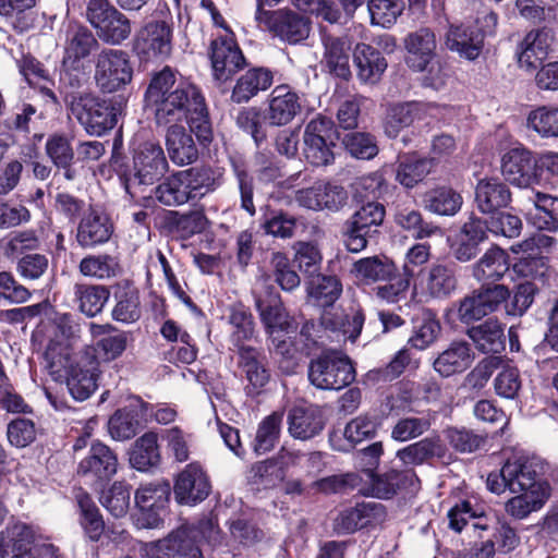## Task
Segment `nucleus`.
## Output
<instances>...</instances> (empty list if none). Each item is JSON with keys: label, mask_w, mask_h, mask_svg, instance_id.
<instances>
[{"label": "nucleus", "mask_w": 558, "mask_h": 558, "mask_svg": "<svg viewBox=\"0 0 558 558\" xmlns=\"http://www.w3.org/2000/svg\"><path fill=\"white\" fill-rule=\"evenodd\" d=\"M197 92L195 85L178 82L175 72L165 66L153 75L145 93V106L153 113L157 126H167L183 120Z\"/></svg>", "instance_id": "nucleus-1"}, {"label": "nucleus", "mask_w": 558, "mask_h": 558, "mask_svg": "<svg viewBox=\"0 0 558 558\" xmlns=\"http://www.w3.org/2000/svg\"><path fill=\"white\" fill-rule=\"evenodd\" d=\"M219 185L211 168L192 167L167 177L154 189L155 198L167 207H179L201 199Z\"/></svg>", "instance_id": "nucleus-2"}, {"label": "nucleus", "mask_w": 558, "mask_h": 558, "mask_svg": "<svg viewBox=\"0 0 558 558\" xmlns=\"http://www.w3.org/2000/svg\"><path fill=\"white\" fill-rule=\"evenodd\" d=\"M78 325L71 315L62 314L41 329L47 341L44 353L45 367L54 381L62 380L73 357L72 341L77 337Z\"/></svg>", "instance_id": "nucleus-3"}, {"label": "nucleus", "mask_w": 558, "mask_h": 558, "mask_svg": "<svg viewBox=\"0 0 558 558\" xmlns=\"http://www.w3.org/2000/svg\"><path fill=\"white\" fill-rule=\"evenodd\" d=\"M63 100L69 114L89 135L101 136L118 122L117 109L92 93L65 92Z\"/></svg>", "instance_id": "nucleus-4"}, {"label": "nucleus", "mask_w": 558, "mask_h": 558, "mask_svg": "<svg viewBox=\"0 0 558 558\" xmlns=\"http://www.w3.org/2000/svg\"><path fill=\"white\" fill-rule=\"evenodd\" d=\"M307 376L317 389L340 390L354 381L355 369L347 354L328 350L311 360Z\"/></svg>", "instance_id": "nucleus-5"}, {"label": "nucleus", "mask_w": 558, "mask_h": 558, "mask_svg": "<svg viewBox=\"0 0 558 558\" xmlns=\"http://www.w3.org/2000/svg\"><path fill=\"white\" fill-rule=\"evenodd\" d=\"M497 20V14L489 12L473 24L450 25L445 36L446 47L460 58L476 60L484 49L485 37L494 33Z\"/></svg>", "instance_id": "nucleus-6"}, {"label": "nucleus", "mask_w": 558, "mask_h": 558, "mask_svg": "<svg viewBox=\"0 0 558 558\" xmlns=\"http://www.w3.org/2000/svg\"><path fill=\"white\" fill-rule=\"evenodd\" d=\"M86 19L95 28L97 37L109 45H120L132 33L131 21L109 0H89Z\"/></svg>", "instance_id": "nucleus-7"}, {"label": "nucleus", "mask_w": 558, "mask_h": 558, "mask_svg": "<svg viewBox=\"0 0 558 558\" xmlns=\"http://www.w3.org/2000/svg\"><path fill=\"white\" fill-rule=\"evenodd\" d=\"M510 295L504 284H482L454 304L457 318L464 325L474 324L496 312Z\"/></svg>", "instance_id": "nucleus-8"}, {"label": "nucleus", "mask_w": 558, "mask_h": 558, "mask_svg": "<svg viewBox=\"0 0 558 558\" xmlns=\"http://www.w3.org/2000/svg\"><path fill=\"white\" fill-rule=\"evenodd\" d=\"M11 549L12 558H47L53 556L57 548L36 535L25 523H14L0 533V553L3 558Z\"/></svg>", "instance_id": "nucleus-9"}, {"label": "nucleus", "mask_w": 558, "mask_h": 558, "mask_svg": "<svg viewBox=\"0 0 558 558\" xmlns=\"http://www.w3.org/2000/svg\"><path fill=\"white\" fill-rule=\"evenodd\" d=\"M333 122L331 119L318 116L312 119L303 133V155L308 163L315 167L329 166L335 160L332 148Z\"/></svg>", "instance_id": "nucleus-10"}, {"label": "nucleus", "mask_w": 558, "mask_h": 558, "mask_svg": "<svg viewBox=\"0 0 558 558\" xmlns=\"http://www.w3.org/2000/svg\"><path fill=\"white\" fill-rule=\"evenodd\" d=\"M133 70L128 52L120 49H102L95 59V81L105 93H113L129 84Z\"/></svg>", "instance_id": "nucleus-11"}, {"label": "nucleus", "mask_w": 558, "mask_h": 558, "mask_svg": "<svg viewBox=\"0 0 558 558\" xmlns=\"http://www.w3.org/2000/svg\"><path fill=\"white\" fill-rule=\"evenodd\" d=\"M256 21L264 29L288 44H298L310 35L308 19L290 10H264L260 5L256 12Z\"/></svg>", "instance_id": "nucleus-12"}, {"label": "nucleus", "mask_w": 558, "mask_h": 558, "mask_svg": "<svg viewBox=\"0 0 558 558\" xmlns=\"http://www.w3.org/2000/svg\"><path fill=\"white\" fill-rule=\"evenodd\" d=\"M438 111L437 105L424 101H404L389 105L384 121L385 134L390 138H396L401 131L411 126L415 121L436 118Z\"/></svg>", "instance_id": "nucleus-13"}, {"label": "nucleus", "mask_w": 558, "mask_h": 558, "mask_svg": "<svg viewBox=\"0 0 558 558\" xmlns=\"http://www.w3.org/2000/svg\"><path fill=\"white\" fill-rule=\"evenodd\" d=\"M118 457L107 445L94 441L77 466V474L90 484L101 486L118 471Z\"/></svg>", "instance_id": "nucleus-14"}, {"label": "nucleus", "mask_w": 558, "mask_h": 558, "mask_svg": "<svg viewBox=\"0 0 558 558\" xmlns=\"http://www.w3.org/2000/svg\"><path fill=\"white\" fill-rule=\"evenodd\" d=\"M505 179L519 187H530L539 182L541 172L533 154L523 146L509 149L501 158Z\"/></svg>", "instance_id": "nucleus-15"}, {"label": "nucleus", "mask_w": 558, "mask_h": 558, "mask_svg": "<svg viewBox=\"0 0 558 558\" xmlns=\"http://www.w3.org/2000/svg\"><path fill=\"white\" fill-rule=\"evenodd\" d=\"M210 488L206 472L201 464L193 462L178 474L173 493L180 505L194 506L208 497Z\"/></svg>", "instance_id": "nucleus-16"}, {"label": "nucleus", "mask_w": 558, "mask_h": 558, "mask_svg": "<svg viewBox=\"0 0 558 558\" xmlns=\"http://www.w3.org/2000/svg\"><path fill=\"white\" fill-rule=\"evenodd\" d=\"M169 169L162 147L157 143L146 142L133 157L134 178L140 184H153L160 180Z\"/></svg>", "instance_id": "nucleus-17"}, {"label": "nucleus", "mask_w": 558, "mask_h": 558, "mask_svg": "<svg viewBox=\"0 0 558 558\" xmlns=\"http://www.w3.org/2000/svg\"><path fill=\"white\" fill-rule=\"evenodd\" d=\"M136 50L146 58H168L172 51V28L165 21H151L137 34Z\"/></svg>", "instance_id": "nucleus-18"}, {"label": "nucleus", "mask_w": 558, "mask_h": 558, "mask_svg": "<svg viewBox=\"0 0 558 558\" xmlns=\"http://www.w3.org/2000/svg\"><path fill=\"white\" fill-rule=\"evenodd\" d=\"M210 60L214 77L226 82L244 68L245 58L231 37H219L211 41Z\"/></svg>", "instance_id": "nucleus-19"}, {"label": "nucleus", "mask_w": 558, "mask_h": 558, "mask_svg": "<svg viewBox=\"0 0 558 558\" xmlns=\"http://www.w3.org/2000/svg\"><path fill=\"white\" fill-rule=\"evenodd\" d=\"M170 486L163 482L142 484L135 493V505L141 511L142 525L157 527L160 522L159 511L168 502Z\"/></svg>", "instance_id": "nucleus-20"}, {"label": "nucleus", "mask_w": 558, "mask_h": 558, "mask_svg": "<svg viewBox=\"0 0 558 558\" xmlns=\"http://www.w3.org/2000/svg\"><path fill=\"white\" fill-rule=\"evenodd\" d=\"M296 203L312 210H339L348 201L347 191L331 183H315L311 187L302 189L295 193Z\"/></svg>", "instance_id": "nucleus-21"}, {"label": "nucleus", "mask_w": 558, "mask_h": 558, "mask_svg": "<svg viewBox=\"0 0 558 558\" xmlns=\"http://www.w3.org/2000/svg\"><path fill=\"white\" fill-rule=\"evenodd\" d=\"M239 367L245 374L247 385L245 392L248 397L259 396L270 380V372L266 367V357L262 351L251 345H240L236 351Z\"/></svg>", "instance_id": "nucleus-22"}, {"label": "nucleus", "mask_w": 558, "mask_h": 558, "mask_svg": "<svg viewBox=\"0 0 558 558\" xmlns=\"http://www.w3.org/2000/svg\"><path fill=\"white\" fill-rule=\"evenodd\" d=\"M99 376L98 362L94 359H82L74 364L73 357L63 378L71 396L77 401L88 399L97 388Z\"/></svg>", "instance_id": "nucleus-23"}, {"label": "nucleus", "mask_w": 558, "mask_h": 558, "mask_svg": "<svg viewBox=\"0 0 558 558\" xmlns=\"http://www.w3.org/2000/svg\"><path fill=\"white\" fill-rule=\"evenodd\" d=\"M504 478L508 480V489L513 494L547 493V485L539 480L534 462L530 460L507 461L504 465Z\"/></svg>", "instance_id": "nucleus-24"}, {"label": "nucleus", "mask_w": 558, "mask_h": 558, "mask_svg": "<svg viewBox=\"0 0 558 558\" xmlns=\"http://www.w3.org/2000/svg\"><path fill=\"white\" fill-rule=\"evenodd\" d=\"M418 287L427 299L444 300L449 298L458 287L454 267L450 264L436 263L421 276Z\"/></svg>", "instance_id": "nucleus-25"}, {"label": "nucleus", "mask_w": 558, "mask_h": 558, "mask_svg": "<svg viewBox=\"0 0 558 558\" xmlns=\"http://www.w3.org/2000/svg\"><path fill=\"white\" fill-rule=\"evenodd\" d=\"M287 424L291 437L308 440L322 433L325 420L317 405H294L288 412Z\"/></svg>", "instance_id": "nucleus-26"}, {"label": "nucleus", "mask_w": 558, "mask_h": 558, "mask_svg": "<svg viewBox=\"0 0 558 558\" xmlns=\"http://www.w3.org/2000/svg\"><path fill=\"white\" fill-rule=\"evenodd\" d=\"M302 110L300 97L288 86H277L272 89L265 119L270 125L289 124Z\"/></svg>", "instance_id": "nucleus-27"}, {"label": "nucleus", "mask_w": 558, "mask_h": 558, "mask_svg": "<svg viewBox=\"0 0 558 558\" xmlns=\"http://www.w3.org/2000/svg\"><path fill=\"white\" fill-rule=\"evenodd\" d=\"M165 145L170 160L183 167L192 165L198 158V149L191 133L182 124L167 125Z\"/></svg>", "instance_id": "nucleus-28"}, {"label": "nucleus", "mask_w": 558, "mask_h": 558, "mask_svg": "<svg viewBox=\"0 0 558 558\" xmlns=\"http://www.w3.org/2000/svg\"><path fill=\"white\" fill-rule=\"evenodd\" d=\"M511 202V192L498 178H484L475 186V204L483 214H495Z\"/></svg>", "instance_id": "nucleus-29"}, {"label": "nucleus", "mask_w": 558, "mask_h": 558, "mask_svg": "<svg viewBox=\"0 0 558 558\" xmlns=\"http://www.w3.org/2000/svg\"><path fill=\"white\" fill-rule=\"evenodd\" d=\"M448 448L438 435L425 437L397 451L396 457L405 466L421 465L434 458L442 460Z\"/></svg>", "instance_id": "nucleus-30"}, {"label": "nucleus", "mask_w": 558, "mask_h": 558, "mask_svg": "<svg viewBox=\"0 0 558 558\" xmlns=\"http://www.w3.org/2000/svg\"><path fill=\"white\" fill-rule=\"evenodd\" d=\"M363 475L365 482L368 483L367 493L381 499L390 498L398 489L405 487L408 483L416 480V475L412 470H390L384 474L376 475L371 469H366L363 470Z\"/></svg>", "instance_id": "nucleus-31"}, {"label": "nucleus", "mask_w": 558, "mask_h": 558, "mask_svg": "<svg viewBox=\"0 0 558 558\" xmlns=\"http://www.w3.org/2000/svg\"><path fill=\"white\" fill-rule=\"evenodd\" d=\"M474 361V353L466 341H452L434 361V369L442 377H449L468 369Z\"/></svg>", "instance_id": "nucleus-32"}, {"label": "nucleus", "mask_w": 558, "mask_h": 558, "mask_svg": "<svg viewBox=\"0 0 558 558\" xmlns=\"http://www.w3.org/2000/svg\"><path fill=\"white\" fill-rule=\"evenodd\" d=\"M465 333L476 350L485 354H498L506 347L504 326L495 318L468 328Z\"/></svg>", "instance_id": "nucleus-33"}, {"label": "nucleus", "mask_w": 558, "mask_h": 558, "mask_svg": "<svg viewBox=\"0 0 558 558\" xmlns=\"http://www.w3.org/2000/svg\"><path fill=\"white\" fill-rule=\"evenodd\" d=\"M323 45L325 48L324 62L329 72L340 78L348 80L351 76V41L349 38L325 35Z\"/></svg>", "instance_id": "nucleus-34"}, {"label": "nucleus", "mask_w": 558, "mask_h": 558, "mask_svg": "<svg viewBox=\"0 0 558 558\" xmlns=\"http://www.w3.org/2000/svg\"><path fill=\"white\" fill-rule=\"evenodd\" d=\"M353 62L356 66L357 77L366 84L377 83L387 69V62L381 52L367 44L355 46Z\"/></svg>", "instance_id": "nucleus-35"}, {"label": "nucleus", "mask_w": 558, "mask_h": 558, "mask_svg": "<svg viewBox=\"0 0 558 558\" xmlns=\"http://www.w3.org/2000/svg\"><path fill=\"white\" fill-rule=\"evenodd\" d=\"M393 221L398 227L408 231L415 239H425L442 235L441 229L433 222L423 219L422 214L414 206L405 203H397L395 206Z\"/></svg>", "instance_id": "nucleus-36"}, {"label": "nucleus", "mask_w": 558, "mask_h": 558, "mask_svg": "<svg viewBox=\"0 0 558 558\" xmlns=\"http://www.w3.org/2000/svg\"><path fill=\"white\" fill-rule=\"evenodd\" d=\"M158 550L167 558H184L199 553L195 529L192 524H182L157 544Z\"/></svg>", "instance_id": "nucleus-37"}, {"label": "nucleus", "mask_w": 558, "mask_h": 558, "mask_svg": "<svg viewBox=\"0 0 558 558\" xmlns=\"http://www.w3.org/2000/svg\"><path fill=\"white\" fill-rule=\"evenodd\" d=\"M509 256L499 248L492 247L473 265L472 275L483 284L500 280L509 270Z\"/></svg>", "instance_id": "nucleus-38"}, {"label": "nucleus", "mask_w": 558, "mask_h": 558, "mask_svg": "<svg viewBox=\"0 0 558 558\" xmlns=\"http://www.w3.org/2000/svg\"><path fill=\"white\" fill-rule=\"evenodd\" d=\"M405 48L410 54L408 63L416 71H424L435 54V35L429 28H420L408 35Z\"/></svg>", "instance_id": "nucleus-39"}, {"label": "nucleus", "mask_w": 558, "mask_h": 558, "mask_svg": "<svg viewBox=\"0 0 558 558\" xmlns=\"http://www.w3.org/2000/svg\"><path fill=\"white\" fill-rule=\"evenodd\" d=\"M272 73L263 68L251 69L242 74L232 90L231 100L243 104L251 100L259 92L268 89L272 84Z\"/></svg>", "instance_id": "nucleus-40"}, {"label": "nucleus", "mask_w": 558, "mask_h": 558, "mask_svg": "<svg viewBox=\"0 0 558 558\" xmlns=\"http://www.w3.org/2000/svg\"><path fill=\"white\" fill-rule=\"evenodd\" d=\"M167 221L170 231L182 240L203 233L209 226V220L203 207L184 213L170 211Z\"/></svg>", "instance_id": "nucleus-41"}, {"label": "nucleus", "mask_w": 558, "mask_h": 558, "mask_svg": "<svg viewBox=\"0 0 558 558\" xmlns=\"http://www.w3.org/2000/svg\"><path fill=\"white\" fill-rule=\"evenodd\" d=\"M351 272L366 282L386 281L395 278L397 266L388 257L375 255L356 260Z\"/></svg>", "instance_id": "nucleus-42"}, {"label": "nucleus", "mask_w": 558, "mask_h": 558, "mask_svg": "<svg viewBox=\"0 0 558 558\" xmlns=\"http://www.w3.org/2000/svg\"><path fill=\"white\" fill-rule=\"evenodd\" d=\"M112 233V226L105 215L90 211L80 222L77 242L82 246H94L107 242Z\"/></svg>", "instance_id": "nucleus-43"}, {"label": "nucleus", "mask_w": 558, "mask_h": 558, "mask_svg": "<svg viewBox=\"0 0 558 558\" xmlns=\"http://www.w3.org/2000/svg\"><path fill=\"white\" fill-rule=\"evenodd\" d=\"M256 308L269 335L291 329L292 324L278 294L271 295L268 300L256 299Z\"/></svg>", "instance_id": "nucleus-44"}, {"label": "nucleus", "mask_w": 558, "mask_h": 558, "mask_svg": "<svg viewBox=\"0 0 558 558\" xmlns=\"http://www.w3.org/2000/svg\"><path fill=\"white\" fill-rule=\"evenodd\" d=\"M186 119L190 133H194L199 143L206 145L213 141V125L209 119L205 98L198 89L197 96H195L189 105V113L183 118Z\"/></svg>", "instance_id": "nucleus-45"}, {"label": "nucleus", "mask_w": 558, "mask_h": 558, "mask_svg": "<svg viewBox=\"0 0 558 558\" xmlns=\"http://www.w3.org/2000/svg\"><path fill=\"white\" fill-rule=\"evenodd\" d=\"M160 461L158 436L148 432L137 438L130 452V463L138 471H147Z\"/></svg>", "instance_id": "nucleus-46"}, {"label": "nucleus", "mask_w": 558, "mask_h": 558, "mask_svg": "<svg viewBox=\"0 0 558 558\" xmlns=\"http://www.w3.org/2000/svg\"><path fill=\"white\" fill-rule=\"evenodd\" d=\"M423 202L430 213L452 216L461 208L462 196L451 187L441 186L426 192Z\"/></svg>", "instance_id": "nucleus-47"}, {"label": "nucleus", "mask_w": 558, "mask_h": 558, "mask_svg": "<svg viewBox=\"0 0 558 558\" xmlns=\"http://www.w3.org/2000/svg\"><path fill=\"white\" fill-rule=\"evenodd\" d=\"M109 290L104 286L75 284L74 296L80 311L88 317L99 314L109 300Z\"/></svg>", "instance_id": "nucleus-48"}, {"label": "nucleus", "mask_w": 558, "mask_h": 558, "mask_svg": "<svg viewBox=\"0 0 558 558\" xmlns=\"http://www.w3.org/2000/svg\"><path fill=\"white\" fill-rule=\"evenodd\" d=\"M432 168L433 162L428 158L405 156L398 165L396 180L404 187L411 189L421 182Z\"/></svg>", "instance_id": "nucleus-49"}, {"label": "nucleus", "mask_w": 558, "mask_h": 558, "mask_svg": "<svg viewBox=\"0 0 558 558\" xmlns=\"http://www.w3.org/2000/svg\"><path fill=\"white\" fill-rule=\"evenodd\" d=\"M386 216L385 206L378 202H367L363 204L347 222L355 226L363 232L373 235L378 233V228L383 225Z\"/></svg>", "instance_id": "nucleus-50"}, {"label": "nucleus", "mask_w": 558, "mask_h": 558, "mask_svg": "<svg viewBox=\"0 0 558 558\" xmlns=\"http://www.w3.org/2000/svg\"><path fill=\"white\" fill-rule=\"evenodd\" d=\"M282 417L281 412H272L259 423L253 446L257 454H264L275 447L279 439Z\"/></svg>", "instance_id": "nucleus-51"}, {"label": "nucleus", "mask_w": 558, "mask_h": 558, "mask_svg": "<svg viewBox=\"0 0 558 558\" xmlns=\"http://www.w3.org/2000/svg\"><path fill=\"white\" fill-rule=\"evenodd\" d=\"M341 284L336 277L317 275L310 283L308 294L314 304L320 307L331 306L340 296Z\"/></svg>", "instance_id": "nucleus-52"}, {"label": "nucleus", "mask_w": 558, "mask_h": 558, "mask_svg": "<svg viewBox=\"0 0 558 558\" xmlns=\"http://www.w3.org/2000/svg\"><path fill=\"white\" fill-rule=\"evenodd\" d=\"M526 121L541 137H558V107H538L529 113Z\"/></svg>", "instance_id": "nucleus-53"}, {"label": "nucleus", "mask_w": 558, "mask_h": 558, "mask_svg": "<svg viewBox=\"0 0 558 558\" xmlns=\"http://www.w3.org/2000/svg\"><path fill=\"white\" fill-rule=\"evenodd\" d=\"M367 9L372 25L389 28L404 10L401 0H368Z\"/></svg>", "instance_id": "nucleus-54"}, {"label": "nucleus", "mask_w": 558, "mask_h": 558, "mask_svg": "<svg viewBox=\"0 0 558 558\" xmlns=\"http://www.w3.org/2000/svg\"><path fill=\"white\" fill-rule=\"evenodd\" d=\"M440 329V324L436 317L429 312H424L414 320L413 335L409 342L412 347L424 350L437 339Z\"/></svg>", "instance_id": "nucleus-55"}, {"label": "nucleus", "mask_w": 558, "mask_h": 558, "mask_svg": "<svg viewBox=\"0 0 558 558\" xmlns=\"http://www.w3.org/2000/svg\"><path fill=\"white\" fill-rule=\"evenodd\" d=\"M547 43L541 29L530 31L518 46V61L521 65L532 66L535 60L546 54Z\"/></svg>", "instance_id": "nucleus-56"}, {"label": "nucleus", "mask_w": 558, "mask_h": 558, "mask_svg": "<svg viewBox=\"0 0 558 558\" xmlns=\"http://www.w3.org/2000/svg\"><path fill=\"white\" fill-rule=\"evenodd\" d=\"M432 427V420L426 416H404L392 426L390 437L399 442H405L421 437Z\"/></svg>", "instance_id": "nucleus-57"}, {"label": "nucleus", "mask_w": 558, "mask_h": 558, "mask_svg": "<svg viewBox=\"0 0 558 558\" xmlns=\"http://www.w3.org/2000/svg\"><path fill=\"white\" fill-rule=\"evenodd\" d=\"M130 487L123 482H114L99 498L101 505L114 517H124L130 508Z\"/></svg>", "instance_id": "nucleus-58"}, {"label": "nucleus", "mask_w": 558, "mask_h": 558, "mask_svg": "<svg viewBox=\"0 0 558 558\" xmlns=\"http://www.w3.org/2000/svg\"><path fill=\"white\" fill-rule=\"evenodd\" d=\"M270 266L274 280L283 291L292 292L300 287V276L292 269L286 254L281 252L272 253Z\"/></svg>", "instance_id": "nucleus-59"}, {"label": "nucleus", "mask_w": 558, "mask_h": 558, "mask_svg": "<svg viewBox=\"0 0 558 558\" xmlns=\"http://www.w3.org/2000/svg\"><path fill=\"white\" fill-rule=\"evenodd\" d=\"M78 506L82 512V525L85 533L92 541H98L105 530V523L98 508L86 494L78 496Z\"/></svg>", "instance_id": "nucleus-60"}, {"label": "nucleus", "mask_w": 558, "mask_h": 558, "mask_svg": "<svg viewBox=\"0 0 558 558\" xmlns=\"http://www.w3.org/2000/svg\"><path fill=\"white\" fill-rule=\"evenodd\" d=\"M444 436L449 446L460 453L474 452L485 442L484 437L463 427H447Z\"/></svg>", "instance_id": "nucleus-61"}, {"label": "nucleus", "mask_w": 558, "mask_h": 558, "mask_svg": "<svg viewBox=\"0 0 558 558\" xmlns=\"http://www.w3.org/2000/svg\"><path fill=\"white\" fill-rule=\"evenodd\" d=\"M286 477V472L282 471L274 459H267L255 463L251 469V480L254 484L263 486L264 488H272L279 485Z\"/></svg>", "instance_id": "nucleus-62"}, {"label": "nucleus", "mask_w": 558, "mask_h": 558, "mask_svg": "<svg viewBox=\"0 0 558 558\" xmlns=\"http://www.w3.org/2000/svg\"><path fill=\"white\" fill-rule=\"evenodd\" d=\"M548 497V493L542 494H521L509 499L505 509L506 512L514 519L521 520L526 518L531 512L538 510Z\"/></svg>", "instance_id": "nucleus-63"}, {"label": "nucleus", "mask_w": 558, "mask_h": 558, "mask_svg": "<svg viewBox=\"0 0 558 558\" xmlns=\"http://www.w3.org/2000/svg\"><path fill=\"white\" fill-rule=\"evenodd\" d=\"M116 298L118 302L112 310L114 320L133 323L140 318V298L135 290L121 291L116 294Z\"/></svg>", "instance_id": "nucleus-64"}]
</instances>
